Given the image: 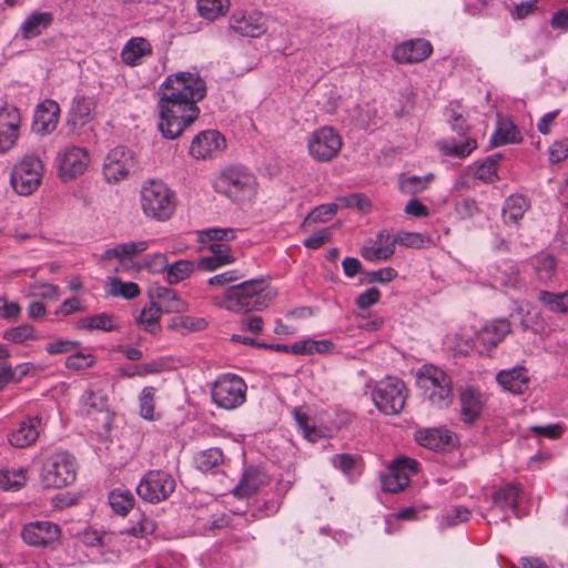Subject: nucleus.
<instances>
[{
  "label": "nucleus",
  "instance_id": "obj_61",
  "mask_svg": "<svg viewBox=\"0 0 568 568\" xmlns=\"http://www.w3.org/2000/svg\"><path fill=\"white\" fill-rule=\"evenodd\" d=\"M332 239V230L329 227L323 229L317 233L310 235L303 241L305 247L311 250L320 248Z\"/></svg>",
  "mask_w": 568,
  "mask_h": 568
},
{
  "label": "nucleus",
  "instance_id": "obj_26",
  "mask_svg": "<svg viewBox=\"0 0 568 568\" xmlns=\"http://www.w3.org/2000/svg\"><path fill=\"white\" fill-rule=\"evenodd\" d=\"M509 332L510 324L507 320H495L485 324L477 332V342L489 349L497 346Z\"/></svg>",
  "mask_w": 568,
  "mask_h": 568
},
{
  "label": "nucleus",
  "instance_id": "obj_43",
  "mask_svg": "<svg viewBox=\"0 0 568 568\" xmlns=\"http://www.w3.org/2000/svg\"><path fill=\"white\" fill-rule=\"evenodd\" d=\"M3 339L13 344H24L38 339L36 328L30 324H21L3 332Z\"/></svg>",
  "mask_w": 568,
  "mask_h": 568
},
{
  "label": "nucleus",
  "instance_id": "obj_25",
  "mask_svg": "<svg viewBox=\"0 0 568 568\" xmlns=\"http://www.w3.org/2000/svg\"><path fill=\"white\" fill-rule=\"evenodd\" d=\"M460 419L464 423H474L481 414L484 400L481 393L473 387L465 386L459 392Z\"/></svg>",
  "mask_w": 568,
  "mask_h": 568
},
{
  "label": "nucleus",
  "instance_id": "obj_46",
  "mask_svg": "<svg viewBox=\"0 0 568 568\" xmlns=\"http://www.w3.org/2000/svg\"><path fill=\"white\" fill-rule=\"evenodd\" d=\"M532 267L538 281L547 283L552 281L556 261L551 255H540L532 261Z\"/></svg>",
  "mask_w": 568,
  "mask_h": 568
},
{
  "label": "nucleus",
  "instance_id": "obj_13",
  "mask_svg": "<svg viewBox=\"0 0 568 568\" xmlns=\"http://www.w3.org/2000/svg\"><path fill=\"white\" fill-rule=\"evenodd\" d=\"M89 163V151L77 145H67L57 155L59 176L63 181H71L84 174Z\"/></svg>",
  "mask_w": 568,
  "mask_h": 568
},
{
  "label": "nucleus",
  "instance_id": "obj_50",
  "mask_svg": "<svg viewBox=\"0 0 568 568\" xmlns=\"http://www.w3.org/2000/svg\"><path fill=\"white\" fill-rule=\"evenodd\" d=\"M237 281L239 284H264L265 282L263 277L244 278L239 270H231L211 277L207 284H229Z\"/></svg>",
  "mask_w": 568,
  "mask_h": 568
},
{
  "label": "nucleus",
  "instance_id": "obj_63",
  "mask_svg": "<svg viewBox=\"0 0 568 568\" xmlns=\"http://www.w3.org/2000/svg\"><path fill=\"white\" fill-rule=\"evenodd\" d=\"M331 462L335 468L348 475L355 466L356 458L351 454H336L332 457Z\"/></svg>",
  "mask_w": 568,
  "mask_h": 568
},
{
  "label": "nucleus",
  "instance_id": "obj_1",
  "mask_svg": "<svg viewBox=\"0 0 568 568\" xmlns=\"http://www.w3.org/2000/svg\"><path fill=\"white\" fill-rule=\"evenodd\" d=\"M158 94L159 131L174 140L199 118L197 103L206 94V84L197 73L178 72L166 77Z\"/></svg>",
  "mask_w": 568,
  "mask_h": 568
},
{
  "label": "nucleus",
  "instance_id": "obj_48",
  "mask_svg": "<svg viewBox=\"0 0 568 568\" xmlns=\"http://www.w3.org/2000/svg\"><path fill=\"white\" fill-rule=\"evenodd\" d=\"M500 159V154H495L477 164L474 172L475 178L486 183L494 182L497 178V164Z\"/></svg>",
  "mask_w": 568,
  "mask_h": 568
},
{
  "label": "nucleus",
  "instance_id": "obj_7",
  "mask_svg": "<svg viewBox=\"0 0 568 568\" xmlns=\"http://www.w3.org/2000/svg\"><path fill=\"white\" fill-rule=\"evenodd\" d=\"M408 389L402 379L387 377L375 385L372 400L381 413L398 415L405 407Z\"/></svg>",
  "mask_w": 568,
  "mask_h": 568
},
{
  "label": "nucleus",
  "instance_id": "obj_57",
  "mask_svg": "<svg viewBox=\"0 0 568 568\" xmlns=\"http://www.w3.org/2000/svg\"><path fill=\"white\" fill-rule=\"evenodd\" d=\"M433 179V174H427L425 176L412 175L402 182V189L408 193H418L425 190Z\"/></svg>",
  "mask_w": 568,
  "mask_h": 568
},
{
  "label": "nucleus",
  "instance_id": "obj_40",
  "mask_svg": "<svg viewBox=\"0 0 568 568\" xmlns=\"http://www.w3.org/2000/svg\"><path fill=\"white\" fill-rule=\"evenodd\" d=\"M109 505L119 515L125 516L134 505V497L131 491L115 488L109 494Z\"/></svg>",
  "mask_w": 568,
  "mask_h": 568
},
{
  "label": "nucleus",
  "instance_id": "obj_12",
  "mask_svg": "<svg viewBox=\"0 0 568 568\" xmlns=\"http://www.w3.org/2000/svg\"><path fill=\"white\" fill-rule=\"evenodd\" d=\"M342 139L332 126L315 130L307 140L310 155L317 162H328L339 153Z\"/></svg>",
  "mask_w": 568,
  "mask_h": 568
},
{
  "label": "nucleus",
  "instance_id": "obj_27",
  "mask_svg": "<svg viewBox=\"0 0 568 568\" xmlns=\"http://www.w3.org/2000/svg\"><path fill=\"white\" fill-rule=\"evenodd\" d=\"M496 379L505 390L517 395L525 393L529 386L527 371L521 366L500 371Z\"/></svg>",
  "mask_w": 568,
  "mask_h": 568
},
{
  "label": "nucleus",
  "instance_id": "obj_64",
  "mask_svg": "<svg viewBox=\"0 0 568 568\" xmlns=\"http://www.w3.org/2000/svg\"><path fill=\"white\" fill-rule=\"evenodd\" d=\"M568 156V139L554 142L549 148V161L559 163Z\"/></svg>",
  "mask_w": 568,
  "mask_h": 568
},
{
  "label": "nucleus",
  "instance_id": "obj_54",
  "mask_svg": "<svg viewBox=\"0 0 568 568\" xmlns=\"http://www.w3.org/2000/svg\"><path fill=\"white\" fill-rule=\"evenodd\" d=\"M20 128V113L12 105H4L0 109V129L17 130Z\"/></svg>",
  "mask_w": 568,
  "mask_h": 568
},
{
  "label": "nucleus",
  "instance_id": "obj_15",
  "mask_svg": "<svg viewBox=\"0 0 568 568\" xmlns=\"http://www.w3.org/2000/svg\"><path fill=\"white\" fill-rule=\"evenodd\" d=\"M58 525L48 520H36L23 525L21 538L29 546L45 547L60 537Z\"/></svg>",
  "mask_w": 568,
  "mask_h": 568
},
{
  "label": "nucleus",
  "instance_id": "obj_32",
  "mask_svg": "<svg viewBox=\"0 0 568 568\" xmlns=\"http://www.w3.org/2000/svg\"><path fill=\"white\" fill-rule=\"evenodd\" d=\"M263 485H265V474L258 468L248 467L244 470L241 480L235 486L234 495L240 498L248 497L255 494Z\"/></svg>",
  "mask_w": 568,
  "mask_h": 568
},
{
  "label": "nucleus",
  "instance_id": "obj_16",
  "mask_svg": "<svg viewBox=\"0 0 568 568\" xmlns=\"http://www.w3.org/2000/svg\"><path fill=\"white\" fill-rule=\"evenodd\" d=\"M132 164L131 152L124 146H116L105 158L103 175L109 182H119L126 178Z\"/></svg>",
  "mask_w": 568,
  "mask_h": 568
},
{
  "label": "nucleus",
  "instance_id": "obj_14",
  "mask_svg": "<svg viewBox=\"0 0 568 568\" xmlns=\"http://www.w3.org/2000/svg\"><path fill=\"white\" fill-rule=\"evenodd\" d=\"M417 462L412 458L395 459L381 478L383 490L393 494L403 490L409 483V476L417 471Z\"/></svg>",
  "mask_w": 568,
  "mask_h": 568
},
{
  "label": "nucleus",
  "instance_id": "obj_47",
  "mask_svg": "<svg viewBox=\"0 0 568 568\" xmlns=\"http://www.w3.org/2000/svg\"><path fill=\"white\" fill-rule=\"evenodd\" d=\"M337 204H321L313 209L302 223V227L308 226L313 223H325L333 219L337 213Z\"/></svg>",
  "mask_w": 568,
  "mask_h": 568
},
{
  "label": "nucleus",
  "instance_id": "obj_60",
  "mask_svg": "<svg viewBox=\"0 0 568 568\" xmlns=\"http://www.w3.org/2000/svg\"><path fill=\"white\" fill-rule=\"evenodd\" d=\"M379 292L375 286H371L364 293L356 297V306L361 312H365L369 306L376 304L379 300Z\"/></svg>",
  "mask_w": 568,
  "mask_h": 568
},
{
  "label": "nucleus",
  "instance_id": "obj_30",
  "mask_svg": "<svg viewBox=\"0 0 568 568\" xmlns=\"http://www.w3.org/2000/svg\"><path fill=\"white\" fill-rule=\"evenodd\" d=\"M417 443L428 449L439 450L453 446V434L445 428H428L417 430Z\"/></svg>",
  "mask_w": 568,
  "mask_h": 568
},
{
  "label": "nucleus",
  "instance_id": "obj_4",
  "mask_svg": "<svg viewBox=\"0 0 568 568\" xmlns=\"http://www.w3.org/2000/svg\"><path fill=\"white\" fill-rule=\"evenodd\" d=\"M255 176L244 166H230L214 181L215 191L234 202L250 200L255 194Z\"/></svg>",
  "mask_w": 568,
  "mask_h": 568
},
{
  "label": "nucleus",
  "instance_id": "obj_22",
  "mask_svg": "<svg viewBox=\"0 0 568 568\" xmlns=\"http://www.w3.org/2000/svg\"><path fill=\"white\" fill-rule=\"evenodd\" d=\"M230 26L236 33L251 38L261 37L266 31L265 19L260 12L250 14L241 12L233 13Z\"/></svg>",
  "mask_w": 568,
  "mask_h": 568
},
{
  "label": "nucleus",
  "instance_id": "obj_37",
  "mask_svg": "<svg viewBox=\"0 0 568 568\" xmlns=\"http://www.w3.org/2000/svg\"><path fill=\"white\" fill-rule=\"evenodd\" d=\"M529 204L525 196L523 195H510L504 204L503 207V217L506 223H517L520 219H523L525 212L527 211Z\"/></svg>",
  "mask_w": 568,
  "mask_h": 568
},
{
  "label": "nucleus",
  "instance_id": "obj_21",
  "mask_svg": "<svg viewBox=\"0 0 568 568\" xmlns=\"http://www.w3.org/2000/svg\"><path fill=\"white\" fill-rule=\"evenodd\" d=\"M41 417H26L17 428L8 435L10 445L17 448H26L36 443L40 435Z\"/></svg>",
  "mask_w": 568,
  "mask_h": 568
},
{
  "label": "nucleus",
  "instance_id": "obj_19",
  "mask_svg": "<svg viewBox=\"0 0 568 568\" xmlns=\"http://www.w3.org/2000/svg\"><path fill=\"white\" fill-rule=\"evenodd\" d=\"M433 52V45L424 39H412L397 44L393 58L398 63H418L426 60Z\"/></svg>",
  "mask_w": 568,
  "mask_h": 568
},
{
  "label": "nucleus",
  "instance_id": "obj_23",
  "mask_svg": "<svg viewBox=\"0 0 568 568\" xmlns=\"http://www.w3.org/2000/svg\"><path fill=\"white\" fill-rule=\"evenodd\" d=\"M148 296L152 305L166 313H181L186 304L169 286H150Z\"/></svg>",
  "mask_w": 568,
  "mask_h": 568
},
{
  "label": "nucleus",
  "instance_id": "obj_31",
  "mask_svg": "<svg viewBox=\"0 0 568 568\" xmlns=\"http://www.w3.org/2000/svg\"><path fill=\"white\" fill-rule=\"evenodd\" d=\"M81 402L88 415L93 413L103 414L104 423H110L109 398L103 389L95 386L88 388L82 395Z\"/></svg>",
  "mask_w": 568,
  "mask_h": 568
},
{
  "label": "nucleus",
  "instance_id": "obj_36",
  "mask_svg": "<svg viewBox=\"0 0 568 568\" xmlns=\"http://www.w3.org/2000/svg\"><path fill=\"white\" fill-rule=\"evenodd\" d=\"M520 488L514 484H506L498 488L493 495L494 505L501 510H516L520 498Z\"/></svg>",
  "mask_w": 568,
  "mask_h": 568
},
{
  "label": "nucleus",
  "instance_id": "obj_44",
  "mask_svg": "<svg viewBox=\"0 0 568 568\" xmlns=\"http://www.w3.org/2000/svg\"><path fill=\"white\" fill-rule=\"evenodd\" d=\"M470 518V510L464 506H452L446 509L439 517V526L448 528L456 526L460 523L468 521Z\"/></svg>",
  "mask_w": 568,
  "mask_h": 568
},
{
  "label": "nucleus",
  "instance_id": "obj_41",
  "mask_svg": "<svg viewBox=\"0 0 568 568\" xmlns=\"http://www.w3.org/2000/svg\"><path fill=\"white\" fill-rule=\"evenodd\" d=\"M114 534L108 531H100L93 528H85L79 532V539L87 547H101L105 548L111 546Z\"/></svg>",
  "mask_w": 568,
  "mask_h": 568
},
{
  "label": "nucleus",
  "instance_id": "obj_34",
  "mask_svg": "<svg viewBox=\"0 0 568 568\" xmlns=\"http://www.w3.org/2000/svg\"><path fill=\"white\" fill-rule=\"evenodd\" d=\"M151 54L152 47L150 42L144 38L130 39L125 43L121 53L123 61L131 67L138 65L140 63L141 58Z\"/></svg>",
  "mask_w": 568,
  "mask_h": 568
},
{
  "label": "nucleus",
  "instance_id": "obj_17",
  "mask_svg": "<svg viewBox=\"0 0 568 568\" xmlns=\"http://www.w3.org/2000/svg\"><path fill=\"white\" fill-rule=\"evenodd\" d=\"M224 148V136L216 130H206L193 138L190 154L195 159H207L221 152Z\"/></svg>",
  "mask_w": 568,
  "mask_h": 568
},
{
  "label": "nucleus",
  "instance_id": "obj_6",
  "mask_svg": "<svg viewBox=\"0 0 568 568\" xmlns=\"http://www.w3.org/2000/svg\"><path fill=\"white\" fill-rule=\"evenodd\" d=\"M78 464L73 455L65 450L53 453L44 463L41 481L48 488H62L77 478Z\"/></svg>",
  "mask_w": 568,
  "mask_h": 568
},
{
  "label": "nucleus",
  "instance_id": "obj_52",
  "mask_svg": "<svg viewBox=\"0 0 568 568\" xmlns=\"http://www.w3.org/2000/svg\"><path fill=\"white\" fill-rule=\"evenodd\" d=\"M293 416L306 439L310 442H315L320 437L318 430L315 428V426L310 424L311 418L305 412L300 408H294Z\"/></svg>",
  "mask_w": 568,
  "mask_h": 568
},
{
  "label": "nucleus",
  "instance_id": "obj_58",
  "mask_svg": "<svg viewBox=\"0 0 568 568\" xmlns=\"http://www.w3.org/2000/svg\"><path fill=\"white\" fill-rule=\"evenodd\" d=\"M80 347V342L67 338H58L45 345V351L50 355L70 353Z\"/></svg>",
  "mask_w": 568,
  "mask_h": 568
},
{
  "label": "nucleus",
  "instance_id": "obj_53",
  "mask_svg": "<svg viewBox=\"0 0 568 568\" xmlns=\"http://www.w3.org/2000/svg\"><path fill=\"white\" fill-rule=\"evenodd\" d=\"M197 11L207 20H214L225 13L223 0H197Z\"/></svg>",
  "mask_w": 568,
  "mask_h": 568
},
{
  "label": "nucleus",
  "instance_id": "obj_29",
  "mask_svg": "<svg viewBox=\"0 0 568 568\" xmlns=\"http://www.w3.org/2000/svg\"><path fill=\"white\" fill-rule=\"evenodd\" d=\"M149 247L148 241H131L120 243L111 248H106L101 254L102 261L118 260L121 264L132 261L138 254L146 251Z\"/></svg>",
  "mask_w": 568,
  "mask_h": 568
},
{
  "label": "nucleus",
  "instance_id": "obj_20",
  "mask_svg": "<svg viewBox=\"0 0 568 568\" xmlns=\"http://www.w3.org/2000/svg\"><path fill=\"white\" fill-rule=\"evenodd\" d=\"M60 116L59 104L51 99L41 102L34 112L32 129L40 134H49L57 128Z\"/></svg>",
  "mask_w": 568,
  "mask_h": 568
},
{
  "label": "nucleus",
  "instance_id": "obj_5",
  "mask_svg": "<svg viewBox=\"0 0 568 568\" xmlns=\"http://www.w3.org/2000/svg\"><path fill=\"white\" fill-rule=\"evenodd\" d=\"M210 250L212 255L199 258L196 264L190 260H180L173 264H169L168 277L170 283L172 284L173 282L179 283L185 281L189 278L191 273L195 271V268L202 271H214L233 261L232 256L229 254L230 248L224 243H212L210 245Z\"/></svg>",
  "mask_w": 568,
  "mask_h": 568
},
{
  "label": "nucleus",
  "instance_id": "obj_3",
  "mask_svg": "<svg viewBox=\"0 0 568 568\" xmlns=\"http://www.w3.org/2000/svg\"><path fill=\"white\" fill-rule=\"evenodd\" d=\"M416 379L433 406L446 408L453 403L452 378L442 368L433 364H424L417 371Z\"/></svg>",
  "mask_w": 568,
  "mask_h": 568
},
{
  "label": "nucleus",
  "instance_id": "obj_62",
  "mask_svg": "<svg viewBox=\"0 0 568 568\" xmlns=\"http://www.w3.org/2000/svg\"><path fill=\"white\" fill-rule=\"evenodd\" d=\"M448 121L453 131L463 138L467 136L469 125L467 124V121L462 113L452 108Z\"/></svg>",
  "mask_w": 568,
  "mask_h": 568
},
{
  "label": "nucleus",
  "instance_id": "obj_33",
  "mask_svg": "<svg viewBox=\"0 0 568 568\" xmlns=\"http://www.w3.org/2000/svg\"><path fill=\"white\" fill-rule=\"evenodd\" d=\"M437 148L445 156L465 159L477 149V142L469 136H466L460 142L455 139H444L437 142Z\"/></svg>",
  "mask_w": 568,
  "mask_h": 568
},
{
  "label": "nucleus",
  "instance_id": "obj_2",
  "mask_svg": "<svg viewBox=\"0 0 568 568\" xmlns=\"http://www.w3.org/2000/svg\"><path fill=\"white\" fill-rule=\"evenodd\" d=\"M143 213L156 221H168L175 211V194L162 181L150 180L143 183L140 191Z\"/></svg>",
  "mask_w": 568,
  "mask_h": 568
},
{
  "label": "nucleus",
  "instance_id": "obj_18",
  "mask_svg": "<svg viewBox=\"0 0 568 568\" xmlns=\"http://www.w3.org/2000/svg\"><path fill=\"white\" fill-rule=\"evenodd\" d=\"M95 105V101L91 97L77 95L73 98L65 123L69 133L79 134L80 129L92 120Z\"/></svg>",
  "mask_w": 568,
  "mask_h": 568
},
{
  "label": "nucleus",
  "instance_id": "obj_59",
  "mask_svg": "<svg viewBox=\"0 0 568 568\" xmlns=\"http://www.w3.org/2000/svg\"><path fill=\"white\" fill-rule=\"evenodd\" d=\"M397 276L393 267H384L377 271L367 272L365 280L371 284H383L393 281Z\"/></svg>",
  "mask_w": 568,
  "mask_h": 568
},
{
  "label": "nucleus",
  "instance_id": "obj_38",
  "mask_svg": "<svg viewBox=\"0 0 568 568\" xmlns=\"http://www.w3.org/2000/svg\"><path fill=\"white\" fill-rule=\"evenodd\" d=\"M521 138L516 125L511 121H503L498 123L497 129L490 138L493 146H500L508 143H518Z\"/></svg>",
  "mask_w": 568,
  "mask_h": 568
},
{
  "label": "nucleus",
  "instance_id": "obj_39",
  "mask_svg": "<svg viewBox=\"0 0 568 568\" xmlns=\"http://www.w3.org/2000/svg\"><path fill=\"white\" fill-rule=\"evenodd\" d=\"M223 463V453L217 447H212L197 453L194 457L195 467L203 471H212Z\"/></svg>",
  "mask_w": 568,
  "mask_h": 568
},
{
  "label": "nucleus",
  "instance_id": "obj_56",
  "mask_svg": "<svg viewBox=\"0 0 568 568\" xmlns=\"http://www.w3.org/2000/svg\"><path fill=\"white\" fill-rule=\"evenodd\" d=\"M396 243L406 247L422 248L427 242V237L420 233L402 232L393 236Z\"/></svg>",
  "mask_w": 568,
  "mask_h": 568
},
{
  "label": "nucleus",
  "instance_id": "obj_51",
  "mask_svg": "<svg viewBox=\"0 0 568 568\" xmlns=\"http://www.w3.org/2000/svg\"><path fill=\"white\" fill-rule=\"evenodd\" d=\"M26 483V471L19 470H0V488L3 490H18Z\"/></svg>",
  "mask_w": 568,
  "mask_h": 568
},
{
  "label": "nucleus",
  "instance_id": "obj_42",
  "mask_svg": "<svg viewBox=\"0 0 568 568\" xmlns=\"http://www.w3.org/2000/svg\"><path fill=\"white\" fill-rule=\"evenodd\" d=\"M538 300L542 305L554 313L568 312V292L552 293L548 291H540Z\"/></svg>",
  "mask_w": 568,
  "mask_h": 568
},
{
  "label": "nucleus",
  "instance_id": "obj_49",
  "mask_svg": "<svg viewBox=\"0 0 568 568\" xmlns=\"http://www.w3.org/2000/svg\"><path fill=\"white\" fill-rule=\"evenodd\" d=\"M162 313L155 305L150 303L149 306L142 310L138 317V323L149 333L156 334L161 328L159 322Z\"/></svg>",
  "mask_w": 568,
  "mask_h": 568
},
{
  "label": "nucleus",
  "instance_id": "obj_24",
  "mask_svg": "<svg viewBox=\"0 0 568 568\" xmlns=\"http://www.w3.org/2000/svg\"><path fill=\"white\" fill-rule=\"evenodd\" d=\"M396 240L388 232H379L374 241H369L361 248L364 260L375 262L390 257L395 252Z\"/></svg>",
  "mask_w": 568,
  "mask_h": 568
},
{
  "label": "nucleus",
  "instance_id": "obj_35",
  "mask_svg": "<svg viewBox=\"0 0 568 568\" xmlns=\"http://www.w3.org/2000/svg\"><path fill=\"white\" fill-rule=\"evenodd\" d=\"M75 327L80 331L113 332L118 328V325L113 315L100 313L79 318Z\"/></svg>",
  "mask_w": 568,
  "mask_h": 568
},
{
  "label": "nucleus",
  "instance_id": "obj_10",
  "mask_svg": "<svg viewBox=\"0 0 568 568\" xmlns=\"http://www.w3.org/2000/svg\"><path fill=\"white\" fill-rule=\"evenodd\" d=\"M174 477L164 470H149L136 486L138 496L150 504L168 499L175 490Z\"/></svg>",
  "mask_w": 568,
  "mask_h": 568
},
{
  "label": "nucleus",
  "instance_id": "obj_11",
  "mask_svg": "<svg viewBox=\"0 0 568 568\" xmlns=\"http://www.w3.org/2000/svg\"><path fill=\"white\" fill-rule=\"evenodd\" d=\"M263 291L255 286H227L217 304L231 312H250L266 306Z\"/></svg>",
  "mask_w": 568,
  "mask_h": 568
},
{
  "label": "nucleus",
  "instance_id": "obj_55",
  "mask_svg": "<svg viewBox=\"0 0 568 568\" xmlns=\"http://www.w3.org/2000/svg\"><path fill=\"white\" fill-rule=\"evenodd\" d=\"M93 363L94 359L91 354L78 352L67 357L65 367L72 371H83L91 367Z\"/></svg>",
  "mask_w": 568,
  "mask_h": 568
},
{
  "label": "nucleus",
  "instance_id": "obj_8",
  "mask_svg": "<svg viewBox=\"0 0 568 568\" xmlns=\"http://www.w3.org/2000/svg\"><path fill=\"white\" fill-rule=\"evenodd\" d=\"M246 383L235 374L219 375L211 388L213 403L223 409H235L246 400Z\"/></svg>",
  "mask_w": 568,
  "mask_h": 568
},
{
  "label": "nucleus",
  "instance_id": "obj_28",
  "mask_svg": "<svg viewBox=\"0 0 568 568\" xmlns=\"http://www.w3.org/2000/svg\"><path fill=\"white\" fill-rule=\"evenodd\" d=\"M53 14L49 11H33L20 26L23 40H31L43 33L53 22Z\"/></svg>",
  "mask_w": 568,
  "mask_h": 568
},
{
  "label": "nucleus",
  "instance_id": "obj_45",
  "mask_svg": "<svg viewBox=\"0 0 568 568\" xmlns=\"http://www.w3.org/2000/svg\"><path fill=\"white\" fill-rule=\"evenodd\" d=\"M154 397L155 388L151 386L144 387L140 393V415L146 420H156L160 417V415L155 413Z\"/></svg>",
  "mask_w": 568,
  "mask_h": 568
},
{
  "label": "nucleus",
  "instance_id": "obj_9",
  "mask_svg": "<svg viewBox=\"0 0 568 568\" xmlns=\"http://www.w3.org/2000/svg\"><path fill=\"white\" fill-rule=\"evenodd\" d=\"M42 174V161L34 155H26L13 166L10 183L18 194L31 195L40 186Z\"/></svg>",
  "mask_w": 568,
  "mask_h": 568
}]
</instances>
